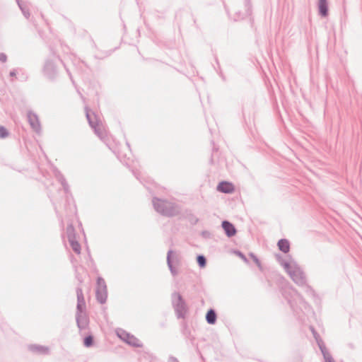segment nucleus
<instances>
[{"label":"nucleus","mask_w":362,"mask_h":362,"mask_svg":"<svg viewBox=\"0 0 362 362\" xmlns=\"http://www.w3.org/2000/svg\"><path fill=\"white\" fill-rule=\"evenodd\" d=\"M28 120L32 128L35 132H38L40 130V125L37 115L33 113H30L28 115Z\"/></svg>","instance_id":"7"},{"label":"nucleus","mask_w":362,"mask_h":362,"mask_svg":"<svg viewBox=\"0 0 362 362\" xmlns=\"http://www.w3.org/2000/svg\"><path fill=\"white\" fill-rule=\"evenodd\" d=\"M243 260L246 261V258L245 257L244 255H243L240 252H238L237 253Z\"/></svg>","instance_id":"20"},{"label":"nucleus","mask_w":362,"mask_h":362,"mask_svg":"<svg viewBox=\"0 0 362 362\" xmlns=\"http://www.w3.org/2000/svg\"><path fill=\"white\" fill-rule=\"evenodd\" d=\"M7 136H8L7 130L4 127L0 126V137L5 138Z\"/></svg>","instance_id":"16"},{"label":"nucleus","mask_w":362,"mask_h":362,"mask_svg":"<svg viewBox=\"0 0 362 362\" xmlns=\"http://www.w3.org/2000/svg\"><path fill=\"white\" fill-rule=\"evenodd\" d=\"M325 362H334L332 358L329 354H325Z\"/></svg>","instance_id":"17"},{"label":"nucleus","mask_w":362,"mask_h":362,"mask_svg":"<svg viewBox=\"0 0 362 362\" xmlns=\"http://www.w3.org/2000/svg\"><path fill=\"white\" fill-rule=\"evenodd\" d=\"M197 262L201 267H204L206 265V259L204 257L199 255L197 257Z\"/></svg>","instance_id":"14"},{"label":"nucleus","mask_w":362,"mask_h":362,"mask_svg":"<svg viewBox=\"0 0 362 362\" xmlns=\"http://www.w3.org/2000/svg\"><path fill=\"white\" fill-rule=\"evenodd\" d=\"M206 319L209 324H214L216 320V315L215 312L213 310H209L206 313Z\"/></svg>","instance_id":"9"},{"label":"nucleus","mask_w":362,"mask_h":362,"mask_svg":"<svg viewBox=\"0 0 362 362\" xmlns=\"http://www.w3.org/2000/svg\"><path fill=\"white\" fill-rule=\"evenodd\" d=\"M69 242L72 250L76 254L79 255L81 253V245L78 241L75 240L74 238H70Z\"/></svg>","instance_id":"11"},{"label":"nucleus","mask_w":362,"mask_h":362,"mask_svg":"<svg viewBox=\"0 0 362 362\" xmlns=\"http://www.w3.org/2000/svg\"><path fill=\"white\" fill-rule=\"evenodd\" d=\"M84 345L87 347H89L93 344V338L92 336H88L84 339L83 341Z\"/></svg>","instance_id":"13"},{"label":"nucleus","mask_w":362,"mask_h":362,"mask_svg":"<svg viewBox=\"0 0 362 362\" xmlns=\"http://www.w3.org/2000/svg\"><path fill=\"white\" fill-rule=\"evenodd\" d=\"M279 249L284 253H287L290 250V244L287 240L281 239L278 242Z\"/></svg>","instance_id":"8"},{"label":"nucleus","mask_w":362,"mask_h":362,"mask_svg":"<svg viewBox=\"0 0 362 362\" xmlns=\"http://www.w3.org/2000/svg\"><path fill=\"white\" fill-rule=\"evenodd\" d=\"M119 337L122 340L126 341L129 345L136 347L141 346V341L134 335H132L129 333H122L121 335H119Z\"/></svg>","instance_id":"4"},{"label":"nucleus","mask_w":362,"mask_h":362,"mask_svg":"<svg viewBox=\"0 0 362 362\" xmlns=\"http://www.w3.org/2000/svg\"><path fill=\"white\" fill-rule=\"evenodd\" d=\"M0 61L2 62H5L6 61V54L1 53L0 54Z\"/></svg>","instance_id":"18"},{"label":"nucleus","mask_w":362,"mask_h":362,"mask_svg":"<svg viewBox=\"0 0 362 362\" xmlns=\"http://www.w3.org/2000/svg\"><path fill=\"white\" fill-rule=\"evenodd\" d=\"M154 205L156 210L165 216H173L178 212L177 207L175 204L165 200L156 199Z\"/></svg>","instance_id":"1"},{"label":"nucleus","mask_w":362,"mask_h":362,"mask_svg":"<svg viewBox=\"0 0 362 362\" xmlns=\"http://www.w3.org/2000/svg\"><path fill=\"white\" fill-rule=\"evenodd\" d=\"M107 287L103 279L99 278L97 281L96 297L98 301L103 303L107 299Z\"/></svg>","instance_id":"2"},{"label":"nucleus","mask_w":362,"mask_h":362,"mask_svg":"<svg viewBox=\"0 0 362 362\" xmlns=\"http://www.w3.org/2000/svg\"><path fill=\"white\" fill-rule=\"evenodd\" d=\"M91 125L94 127L95 132H97V134H98L99 135H102L104 132V127L102 125L101 122H97L95 125H93L92 123H91Z\"/></svg>","instance_id":"12"},{"label":"nucleus","mask_w":362,"mask_h":362,"mask_svg":"<svg viewBox=\"0 0 362 362\" xmlns=\"http://www.w3.org/2000/svg\"><path fill=\"white\" fill-rule=\"evenodd\" d=\"M176 298H177V301H178L177 305H180V308H185V302H184L182 296L180 294H177L176 295Z\"/></svg>","instance_id":"15"},{"label":"nucleus","mask_w":362,"mask_h":362,"mask_svg":"<svg viewBox=\"0 0 362 362\" xmlns=\"http://www.w3.org/2000/svg\"><path fill=\"white\" fill-rule=\"evenodd\" d=\"M319 10L322 16L327 15V5L326 0H319Z\"/></svg>","instance_id":"10"},{"label":"nucleus","mask_w":362,"mask_h":362,"mask_svg":"<svg viewBox=\"0 0 362 362\" xmlns=\"http://www.w3.org/2000/svg\"><path fill=\"white\" fill-rule=\"evenodd\" d=\"M252 259H253L254 262L257 264V265L258 267H260V263H259V259L255 256L252 255Z\"/></svg>","instance_id":"19"},{"label":"nucleus","mask_w":362,"mask_h":362,"mask_svg":"<svg viewBox=\"0 0 362 362\" xmlns=\"http://www.w3.org/2000/svg\"><path fill=\"white\" fill-rule=\"evenodd\" d=\"M222 227L228 237H231L235 235L236 230L234 226L230 222L226 221H223L222 223Z\"/></svg>","instance_id":"6"},{"label":"nucleus","mask_w":362,"mask_h":362,"mask_svg":"<svg viewBox=\"0 0 362 362\" xmlns=\"http://www.w3.org/2000/svg\"><path fill=\"white\" fill-rule=\"evenodd\" d=\"M219 192L223 193H231L234 191V186L232 183L228 182H221L217 187Z\"/></svg>","instance_id":"5"},{"label":"nucleus","mask_w":362,"mask_h":362,"mask_svg":"<svg viewBox=\"0 0 362 362\" xmlns=\"http://www.w3.org/2000/svg\"><path fill=\"white\" fill-rule=\"evenodd\" d=\"M284 268L294 281H298L301 278L302 272L295 264L286 263Z\"/></svg>","instance_id":"3"}]
</instances>
